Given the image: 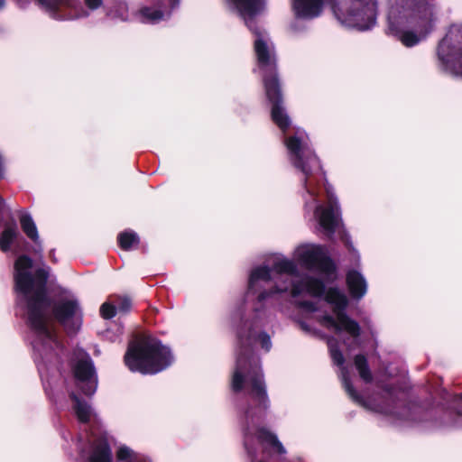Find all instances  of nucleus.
I'll list each match as a JSON object with an SVG mask.
<instances>
[{
    "label": "nucleus",
    "instance_id": "obj_24",
    "mask_svg": "<svg viewBox=\"0 0 462 462\" xmlns=\"http://www.w3.org/2000/svg\"><path fill=\"white\" fill-rule=\"evenodd\" d=\"M17 236V230L14 226L5 228L0 236V248L3 252L9 250L14 239Z\"/></svg>",
    "mask_w": 462,
    "mask_h": 462
},
{
    "label": "nucleus",
    "instance_id": "obj_9",
    "mask_svg": "<svg viewBox=\"0 0 462 462\" xmlns=\"http://www.w3.org/2000/svg\"><path fill=\"white\" fill-rule=\"evenodd\" d=\"M332 9L337 20L347 27L365 31L372 28L376 22V0H353L346 14H339L336 5Z\"/></svg>",
    "mask_w": 462,
    "mask_h": 462
},
{
    "label": "nucleus",
    "instance_id": "obj_4",
    "mask_svg": "<svg viewBox=\"0 0 462 462\" xmlns=\"http://www.w3.org/2000/svg\"><path fill=\"white\" fill-rule=\"evenodd\" d=\"M388 32L406 47L424 39L433 28V13L427 5H393L388 14Z\"/></svg>",
    "mask_w": 462,
    "mask_h": 462
},
{
    "label": "nucleus",
    "instance_id": "obj_21",
    "mask_svg": "<svg viewBox=\"0 0 462 462\" xmlns=\"http://www.w3.org/2000/svg\"><path fill=\"white\" fill-rule=\"evenodd\" d=\"M20 223L26 236L33 242H37L39 240L38 230L31 216L23 215L20 218Z\"/></svg>",
    "mask_w": 462,
    "mask_h": 462
},
{
    "label": "nucleus",
    "instance_id": "obj_23",
    "mask_svg": "<svg viewBox=\"0 0 462 462\" xmlns=\"http://www.w3.org/2000/svg\"><path fill=\"white\" fill-rule=\"evenodd\" d=\"M355 365L359 373L360 377L365 382L368 383L372 380V374L367 365V360L363 355H357L355 357Z\"/></svg>",
    "mask_w": 462,
    "mask_h": 462
},
{
    "label": "nucleus",
    "instance_id": "obj_14",
    "mask_svg": "<svg viewBox=\"0 0 462 462\" xmlns=\"http://www.w3.org/2000/svg\"><path fill=\"white\" fill-rule=\"evenodd\" d=\"M315 217L323 231L329 236L336 231L341 223L339 207L337 201H330L327 207H317Z\"/></svg>",
    "mask_w": 462,
    "mask_h": 462
},
{
    "label": "nucleus",
    "instance_id": "obj_19",
    "mask_svg": "<svg viewBox=\"0 0 462 462\" xmlns=\"http://www.w3.org/2000/svg\"><path fill=\"white\" fill-rule=\"evenodd\" d=\"M71 399L74 401V411L80 422L89 421L93 412L91 407L83 400H80L75 393L70 394Z\"/></svg>",
    "mask_w": 462,
    "mask_h": 462
},
{
    "label": "nucleus",
    "instance_id": "obj_6",
    "mask_svg": "<svg viewBox=\"0 0 462 462\" xmlns=\"http://www.w3.org/2000/svg\"><path fill=\"white\" fill-rule=\"evenodd\" d=\"M308 141L309 138L303 131L298 130L294 136L286 138L284 143L293 165L300 169L306 176L304 186L307 192L314 197L315 191L308 180V176L313 171L319 170L320 165L319 159L310 149Z\"/></svg>",
    "mask_w": 462,
    "mask_h": 462
},
{
    "label": "nucleus",
    "instance_id": "obj_12",
    "mask_svg": "<svg viewBox=\"0 0 462 462\" xmlns=\"http://www.w3.org/2000/svg\"><path fill=\"white\" fill-rule=\"evenodd\" d=\"M38 4L47 12H60L68 14L60 15L61 19H76L88 15V13L81 7L79 0H37Z\"/></svg>",
    "mask_w": 462,
    "mask_h": 462
},
{
    "label": "nucleus",
    "instance_id": "obj_13",
    "mask_svg": "<svg viewBox=\"0 0 462 462\" xmlns=\"http://www.w3.org/2000/svg\"><path fill=\"white\" fill-rule=\"evenodd\" d=\"M118 460L129 459L132 462H147L138 457V456L128 447L121 446L116 452ZM89 462H112V454L106 441H100L94 448Z\"/></svg>",
    "mask_w": 462,
    "mask_h": 462
},
{
    "label": "nucleus",
    "instance_id": "obj_5",
    "mask_svg": "<svg viewBox=\"0 0 462 462\" xmlns=\"http://www.w3.org/2000/svg\"><path fill=\"white\" fill-rule=\"evenodd\" d=\"M173 361L171 350L155 338L146 337L129 344L125 363L132 372L157 374Z\"/></svg>",
    "mask_w": 462,
    "mask_h": 462
},
{
    "label": "nucleus",
    "instance_id": "obj_17",
    "mask_svg": "<svg viewBox=\"0 0 462 462\" xmlns=\"http://www.w3.org/2000/svg\"><path fill=\"white\" fill-rule=\"evenodd\" d=\"M346 284L351 296L355 299L359 300L366 293L367 284L365 279L356 271L348 272Z\"/></svg>",
    "mask_w": 462,
    "mask_h": 462
},
{
    "label": "nucleus",
    "instance_id": "obj_18",
    "mask_svg": "<svg viewBox=\"0 0 462 462\" xmlns=\"http://www.w3.org/2000/svg\"><path fill=\"white\" fill-rule=\"evenodd\" d=\"M170 15L167 10L157 9L152 6L142 7L136 14L137 19L143 23L154 24Z\"/></svg>",
    "mask_w": 462,
    "mask_h": 462
},
{
    "label": "nucleus",
    "instance_id": "obj_22",
    "mask_svg": "<svg viewBox=\"0 0 462 462\" xmlns=\"http://www.w3.org/2000/svg\"><path fill=\"white\" fill-rule=\"evenodd\" d=\"M118 243L122 249L130 250L139 244V236L133 231H125L119 234Z\"/></svg>",
    "mask_w": 462,
    "mask_h": 462
},
{
    "label": "nucleus",
    "instance_id": "obj_27",
    "mask_svg": "<svg viewBox=\"0 0 462 462\" xmlns=\"http://www.w3.org/2000/svg\"><path fill=\"white\" fill-rule=\"evenodd\" d=\"M117 9H118V14H109V15L113 16V17H118L122 20H125L126 19L127 17V5L125 3H119L117 4Z\"/></svg>",
    "mask_w": 462,
    "mask_h": 462
},
{
    "label": "nucleus",
    "instance_id": "obj_33",
    "mask_svg": "<svg viewBox=\"0 0 462 462\" xmlns=\"http://www.w3.org/2000/svg\"><path fill=\"white\" fill-rule=\"evenodd\" d=\"M0 204H4V200L1 198H0Z\"/></svg>",
    "mask_w": 462,
    "mask_h": 462
},
{
    "label": "nucleus",
    "instance_id": "obj_32",
    "mask_svg": "<svg viewBox=\"0 0 462 462\" xmlns=\"http://www.w3.org/2000/svg\"><path fill=\"white\" fill-rule=\"evenodd\" d=\"M4 4H5V1L4 0H0V8H2L4 6Z\"/></svg>",
    "mask_w": 462,
    "mask_h": 462
},
{
    "label": "nucleus",
    "instance_id": "obj_20",
    "mask_svg": "<svg viewBox=\"0 0 462 462\" xmlns=\"http://www.w3.org/2000/svg\"><path fill=\"white\" fill-rule=\"evenodd\" d=\"M256 438L263 445H268L276 449L280 454L285 453V448L278 440L277 437L264 429H259L256 431Z\"/></svg>",
    "mask_w": 462,
    "mask_h": 462
},
{
    "label": "nucleus",
    "instance_id": "obj_25",
    "mask_svg": "<svg viewBox=\"0 0 462 462\" xmlns=\"http://www.w3.org/2000/svg\"><path fill=\"white\" fill-rule=\"evenodd\" d=\"M116 307L105 302L100 307V314L104 319H111L113 318L116 313Z\"/></svg>",
    "mask_w": 462,
    "mask_h": 462
},
{
    "label": "nucleus",
    "instance_id": "obj_16",
    "mask_svg": "<svg viewBox=\"0 0 462 462\" xmlns=\"http://www.w3.org/2000/svg\"><path fill=\"white\" fill-rule=\"evenodd\" d=\"M331 0H293V9L298 17L311 19L319 16L324 5Z\"/></svg>",
    "mask_w": 462,
    "mask_h": 462
},
{
    "label": "nucleus",
    "instance_id": "obj_28",
    "mask_svg": "<svg viewBox=\"0 0 462 462\" xmlns=\"http://www.w3.org/2000/svg\"><path fill=\"white\" fill-rule=\"evenodd\" d=\"M87 6L92 10L97 9L102 5V0H84Z\"/></svg>",
    "mask_w": 462,
    "mask_h": 462
},
{
    "label": "nucleus",
    "instance_id": "obj_7",
    "mask_svg": "<svg viewBox=\"0 0 462 462\" xmlns=\"http://www.w3.org/2000/svg\"><path fill=\"white\" fill-rule=\"evenodd\" d=\"M326 300L333 306L336 318L330 315H324L320 318L319 323L328 329L337 333L346 332L355 339L359 337L360 327L357 322L351 319L346 313L348 300L344 292L337 289H329L325 295Z\"/></svg>",
    "mask_w": 462,
    "mask_h": 462
},
{
    "label": "nucleus",
    "instance_id": "obj_31",
    "mask_svg": "<svg viewBox=\"0 0 462 462\" xmlns=\"http://www.w3.org/2000/svg\"><path fill=\"white\" fill-rule=\"evenodd\" d=\"M457 402L462 405V395L458 397ZM460 414H462V409L458 411Z\"/></svg>",
    "mask_w": 462,
    "mask_h": 462
},
{
    "label": "nucleus",
    "instance_id": "obj_11",
    "mask_svg": "<svg viewBox=\"0 0 462 462\" xmlns=\"http://www.w3.org/2000/svg\"><path fill=\"white\" fill-rule=\"evenodd\" d=\"M72 371L82 393L86 395L94 394L97 380L92 360L86 352L80 350L77 353V360L73 365Z\"/></svg>",
    "mask_w": 462,
    "mask_h": 462
},
{
    "label": "nucleus",
    "instance_id": "obj_29",
    "mask_svg": "<svg viewBox=\"0 0 462 462\" xmlns=\"http://www.w3.org/2000/svg\"><path fill=\"white\" fill-rule=\"evenodd\" d=\"M252 439V436H251V432L249 431V429L246 430V432H245V448L248 449V445H249V442L251 441Z\"/></svg>",
    "mask_w": 462,
    "mask_h": 462
},
{
    "label": "nucleus",
    "instance_id": "obj_3",
    "mask_svg": "<svg viewBox=\"0 0 462 462\" xmlns=\"http://www.w3.org/2000/svg\"><path fill=\"white\" fill-rule=\"evenodd\" d=\"M226 2L230 7L237 10L255 36L254 49L258 69L263 79L267 98L273 104L272 119L282 132H285L291 125V120L282 106L275 49L268 33L254 25L252 21V18L263 9L264 0H226Z\"/></svg>",
    "mask_w": 462,
    "mask_h": 462
},
{
    "label": "nucleus",
    "instance_id": "obj_15",
    "mask_svg": "<svg viewBox=\"0 0 462 462\" xmlns=\"http://www.w3.org/2000/svg\"><path fill=\"white\" fill-rule=\"evenodd\" d=\"M328 343L329 352H330L331 358L333 359V362L336 365L341 366L340 367V377H341V381H342L345 390L346 391L348 395L355 402L361 403L362 400H361L360 396L358 395V393L354 389V387L350 382L348 371L345 366H343L344 356H343L342 353L338 350L337 346L334 342L333 338L328 339Z\"/></svg>",
    "mask_w": 462,
    "mask_h": 462
},
{
    "label": "nucleus",
    "instance_id": "obj_30",
    "mask_svg": "<svg viewBox=\"0 0 462 462\" xmlns=\"http://www.w3.org/2000/svg\"><path fill=\"white\" fill-rule=\"evenodd\" d=\"M300 305L303 308H306L309 310H315V308L312 303L303 302V303H300Z\"/></svg>",
    "mask_w": 462,
    "mask_h": 462
},
{
    "label": "nucleus",
    "instance_id": "obj_2",
    "mask_svg": "<svg viewBox=\"0 0 462 462\" xmlns=\"http://www.w3.org/2000/svg\"><path fill=\"white\" fill-rule=\"evenodd\" d=\"M49 267L34 268L30 257L22 255L14 263V289L17 305L27 315L28 324L33 333L32 345L40 374L48 364L58 365L63 351L51 319H55L69 332L77 331L81 325V311L76 299H64L51 309L46 293Z\"/></svg>",
    "mask_w": 462,
    "mask_h": 462
},
{
    "label": "nucleus",
    "instance_id": "obj_1",
    "mask_svg": "<svg viewBox=\"0 0 462 462\" xmlns=\"http://www.w3.org/2000/svg\"><path fill=\"white\" fill-rule=\"evenodd\" d=\"M291 289L292 297L300 295L320 296L324 293V283L308 276L300 277L296 273L295 263L284 257H277L273 262V270L266 266L254 268L249 277L247 295H256L254 317L245 323L238 332L239 348L236 356V369L232 378L234 392L245 391L255 408L245 411L247 420H254L262 415L266 408L267 394L259 358L251 350L255 342L262 348L269 351L272 347L271 337L264 332L258 333L263 326L265 314L261 310L264 300L275 293L284 292Z\"/></svg>",
    "mask_w": 462,
    "mask_h": 462
},
{
    "label": "nucleus",
    "instance_id": "obj_8",
    "mask_svg": "<svg viewBox=\"0 0 462 462\" xmlns=\"http://www.w3.org/2000/svg\"><path fill=\"white\" fill-rule=\"evenodd\" d=\"M444 69L462 77V24L452 25L438 47Z\"/></svg>",
    "mask_w": 462,
    "mask_h": 462
},
{
    "label": "nucleus",
    "instance_id": "obj_26",
    "mask_svg": "<svg viewBox=\"0 0 462 462\" xmlns=\"http://www.w3.org/2000/svg\"><path fill=\"white\" fill-rule=\"evenodd\" d=\"M131 307H132V301L129 298H127V297L118 298V302H117V306H116L117 311L125 313L130 310Z\"/></svg>",
    "mask_w": 462,
    "mask_h": 462
},
{
    "label": "nucleus",
    "instance_id": "obj_10",
    "mask_svg": "<svg viewBox=\"0 0 462 462\" xmlns=\"http://www.w3.org/2000/svg\"><path fill=\"white\" fill-rule=\"evenodd\" d=\"M294 258L308 269L315 268L328 279L336 278L335 265L319 245H302L295 250Z\"/></svg>",
    "mask_w": 462,
    "mask_h": 462
}]
</instances>
